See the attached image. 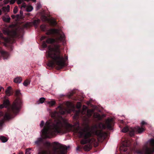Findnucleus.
I'll return each instance as SVG.
<instances>
[{
    "instance_id": "obj_1",
    "label": "nucleus",
    "mask_w": 154,
    "mask_h": 154,
    "mask_svg": "<svg viewBox=\"0 0 154 154\" xmlns=\"http://www.w3.org/2000/svg\"><path fill=\"white\" fill-rule=\"evenodd\" d=\"M51 116L55 120L52 125L50 122H47L45 126L42 130L43 135L45 138H50L56 133H63L70 131L72 126L66 123L65 120L56 111L51 113Z\"/></svg>"
},
{
    "instance_id": "obj_2",
    "label": "nucleus",
    "mask_w": 154,
    "mask_h": 154,
    "mask_svg": "<svg viewBox=\"0 0 154 154\" xmlns=\"http://www.w3.org/2000/svg\"><path fill=\"white\" fill-rule=\"evenodd\" d=\"M64 35H61L60 37L56 39L49 38L46 40V42L48 44H52L55 43L53 46H49L48 47V56L53 59L50 61L47 65L50 67L55 66H57V69L63 68L65 65V62L63 57L60 56V46L58 44L61 42H63L65 39Z\"/></svg>"
},
{
    "instance_id": "obj_3",
    "label": "nucleus",
    "mask_w": 154,
    "mask_h": 154,
    "mask_svg": "<svg viewBox=\"0 0 154 154\" xmlns=\"http://www.w3.org/2000/svg\"><path fill=\"white\" fill-rule=\"evenodd\" d=\"M22 103V101L20 99H17L11 107L8 108V111L4 116V119L9 120L13 118L14 116L12 113L16 114L18 112L21 108Z\"/></svg>"
},
{
    "instance_id": "obj_4",
    "label": "nucleus",
    "mask_w": 154,
    "mask_h": 154,
    "mask_svg": "<svg viewBox=\"0 0 154 154\" xmlns=\"http://www.w3.org/2000/svg\"><path fill=\"white\" fill-rule=\"evenodd\" d=\"M75 131L79 134L80 137L84 138L85 139H82L81 141V143L82 144H85L88 143L93 142L95 140L94 138L92 139L91 140L85 139L90 137L93 133L92 130L90 129L88 127L83 129H81L78 127L75 130Z\"/></svg>"
},
{
    "instance_id": "obj_5",
    "label": "nucleus",
    "mask_w": 154,
    "mask_h": 154,
    "mask_svg": "<svg viewBox=\"0 0 154 154\" xmlns=\"http://www.w3.org/2000/svg\"><path fill=\"white\" fill-rule=\"evenodd\" d=\"M150 148L146 147L143 148L141 151H137V153L138 154H153L154 152V139H151L148 141Z\"/></svg>"
},
{
    "instance_id": "obj_6",
    "label": "nucleus",
    "mask_w": 154,
    "mask_h": 154,
    "mask_svg": "<svg viewBox=\"0 0 154 154\" xmlns=\"http://www.w3.org/2000/svg\"><path fill=\"white\" fill-rule=\"evenodd\" d=\"M113 123V119L112 118L108 119L106 121V125L102 123H100L98 125H95L94 128L97 129V128L105 129L107 128L108 129H111Z\"/></svg>"
},
{
    "instance_id": "obj_7",
    "label": "nucleus",
    "mask_w": 154,
    "mask_h": 154,
    "mask_svg": "<svg viewBox=\"0 0 154 154\" xmlns=\"http://www.w3.org/2000/svg\"><path fill=\"white\" fill-rule=\"evenodd\" d=\"M11 26H10L8 27L4 28L3 29V32L5 35L15 37L17 35L16 30L11 29Z\"/></svg>"
},
{
    "instance_id": "obj_8",
    "label": "nucleus",
    "mask_w": 154,
    "mask_h": 154,
    "mask_svg": "<svg viewBox=\"0 0 154 154\" xmlns=\"http://www.w3.org/2000/svg\"><path fill=\"white\" fill-rule=\"evenodd\" d=\"M53 154H63V153L61 152V149L63 146L58 142H54L53 143Z\"/></svg>"
},
{
    "instance_id": "obj_9",
    "label": "nucleus",
    "mask_w": 154,
    "mask_h": 154,
    "mask_svg": "<svg viewBox=\"0 0 154 154\" xmlns=\"http://www.w3.org/2000/svg\"><path fill=\"white\" fill-rule=\"evenodd\" d=\"M42 19L43 21H47L51 25H54L56 24V21L54 19H48L45 16H42Z\"/></svg>"
},
{
    "instance_id": "obj_10",
    "label": "nucleus",
    "mask_w": 154,
    "mask_h": 154,
    "mask_svg": "<svg viewBox=\"0 0 154 154\" xmlns=\"http://www.w3.org/2000/svg\"><path fill=\"white\" fill-rule=\"evenodd\" d=\"M10 103L8 99H5L3 100V104L0 105V108L2 109L4 107L7 108L10 105Z\"/></svg>"
},
{
    "instance_id": "obj_11",
    "label": "nucleus",
    "mask_w": 154,
    "mask_h": 154,
    "mask_svg": "<svg viewBox=\"0 0 154 154\" xmlns=\"http://www.w3.org/2000/svg\"><path fill=\"white\" fill-rule=\"evenodd\" d=\"M59 32V31L57 29H51L49 30L46 33V34L47 35L54 34H58Z\"/></svg>"
},
{
    "instance_id": "obj_12",
    "label": "nucleus",
    "mask_w": 154,
    "mask_h": 154,
    "mask_svg": "<svg viewBox=\"0 0 154 154\" xmlns=\"http://www.w3.org/2000/svg\"><path fill=\"white\" fill-rule=\"evenodd\" d=\"M2 11L4 13H6L10 11V6L7 5L6 6L3 7L2 9Z\"/></svg>"
},
{
    "instance_id": "obj_13",
    "label": "nucleus",
    "mask_w": 154,
    "mask_h": 154,
    "mask_svg": "<svg viewBox=\"0 0 154 154\" xmlns=\"http://www.w3.org/2000/svg\"><path fill=\"white\" fill-rule=\"evenodd\" d=\"M57 109H59V113L62 114H64L66 111V109L60 106H58Z\"/></svg>"
},
{
    "instance_id": "obj_14",
    "label": "nucleus",
    "mask_w": 154,
    "mask_h": 154,
    "mask_svg": "<svg viewBox=\"0 0 154 154\" xmlns=\"http://www.w3.org/2000/svg\"><path fill=\"white\" fill-rule=\"evenodd\" d=\"M11 88L10 86L8 87L5 91V94L7 96H10L11 94Z\"/></svg>"
},
{
    "instance_id": "obj_15",
    "label": "nucleus",
    "mask_w": 154,
    "mask_h": 154,
    "mask_svg": "<svg viewBox=\"0 0 154 154\" xmlns=\"http://www.w3.org/2000/svg\"><path fill=\"white\" fill-rule=\"evenodd\" d=\"M47 104H48L50 106H54L55 104V101L54 100H51L50 101H47L46 102Z\"/></svg>"
},
{
    "instance_id": "obj_16",
    "label": "nucleus",
    "mask_w": 154,
    "mask_h": 154,
    "mask_svg": "<svg viewBox=\"0 0 154 154\" xmlns=\"http://www.w3.org/2000/svg\"><path fill=\"white\" fill-rule=\"evenodd\" d=\"M135 129L137 130L138 132L139 133H142L144 131V129L143 128L139 127L138 126H137L135 128Z\"/></svg>"
},
{
    "instance_id": "obj_17",
    "label": "nucleus",
    "mask_w": 154,
    "mask_h": 154,
    "mask_svg": "<svg viewBox=\"0 0 154 154\" xmlns=\"http://www.w3.org/2000/svg\"><path fill=\"white\" fill-rule=\"evenodd\" d=\"M22 81V79L20 77L15 78L14 80V82L17 83H20Z\"/></svg>"
},
{
    "instance_id": "obj_18",
    "label": "nucleus",
    "mask_w": 154,
    "mask_h": 154,
    "mask_svg": "<svg viewBox=\"0 0 154 154\" xmlns=\"http://www.w3.org/2000/svg\"><path fill=\"white\" fill-rule=\"evenodd\" d=\"M135 131V128H129V134L131 136H133L134 135V132Z\"/></svg>"
},
{
    "instance_id": "obj_19",
    "label": "nucleus",
    "mask_w": 154,
    "mask_h": 154,
    "mask_svg": "<svg viewBox=\"0 0 154 154\" xmlns=\"http://www.w3.org/2000/svg\"><path fill=\"white\" fill-rule=\"evenodd\" d=\"M45 100V98L44 97L40 98L39 100L37 101L36 102V104H39L40 103H42L44 102Z\"/></svg>"
},
{
    "instance_id": "obj_20",
    "label": "nucleus",
    "mask_w": 154,
    "mask_h": 154,
    "mask_svg": "<svg viewBox=\"0 0 154 154\" xmlns=\"http://www.w3.org/2000/svg\"><path fill=\"white\" fill-rule=\"evenodd\" d=\"M10 18L9 16H8L7 17L4 16L3 17V20L5 22H8L10 21Z\"/></svg>"
},
{
    "instance_id": "obj_21",
    "label": "nucleus",
    "mask_w": 154,
    "mask_h": 154,
    "mask_svg": "<svg viewBox=\"0 0 154 154\" xmlns=\"http://www.w3.org/2000/svg\"><path fill=\"white\" fill-rule=\"evenodd\" d=\"M91 146L90 144H88L85 146H84V149L85 151H89L91 149Z\"/></svg>"
},
{
    "instance_id": "obj_22",
    "label": "nucleus",
    "mask_w": 154,
    "mask_h": 154,
    "mask_svg": "<svg viewBox=\"0 0 154 154\" xmlns=\"http://www.w3.org/2000/svg\"><path fill=\"white\" fill-rule=\"evenodd\" d=\"M0 139L3 143H5L8 140L6 137L3 136H0Z\"/></svg>"
},
{
    "instance_id": "obj_23",
    "label": "nucleus",
    "mask_w": 154,
    "mask_h": 154,
    "mask_svg": "<svg viewBox=\"0 0 154 154\" xmlns=\"http://www.w3.org/2000/svg\"><path fill=\"white\" fill-rule=\"evenodd\" d=\"M93 112V110L88 109L87 110V115L88 117L91 116Z\"/></svg>"
},
{
    "instance_id": "obj_24",
    "label": "nucleus",
    "mask_w": 154,
    "mask_h": 154,
    "mask_svg": "<svg viewBox=\"0 0 154 154\" xmlns=\"http://www.w3.org/2000/svg\"><path fill=\"white\" fill-rule=\"evenodd\" d=\"M32 7L31 5L28 6L26 7V10L27 11L30 12L33 10Z\"/></svg>"
},
{
    "instance_id": "obj_25",
    "label": "nucleus",
    "mask_w": 154,
    "mask_h": 154,
    "mask_svg": "<svg viewBox=\"0 0 154 154\" xmlns=\"http://www.w3.org/2000/svg\"><path fill=\"white\" fill-rule=\"evenodd\" d=\"M40 22V20L39 19L35 20H34L33 22V24L35 26H36Z\"/></svg>"
},
{
    "instance_id": "obj_26",
    "label": "nucleus",
    "mask_w": 154,
    "mask_h": 154,
    "mask_svg": "<svg viewBox=\"0 0 154 154\" xmlns=\"http://www.w3.org/2000/svg\"><path fill=\"white\" fill-rule=\"evenodd\" d=\"M129 128L128 127L126 126L124 127L122 130V131L123 133H126L129 131Z\"/></svg>"
},
{
    "instance_id": "obj_27",
    "label": "nucleus",
    "mask_w": 154,
    "mask_h": 154,
    "mask_svg": "<svg viewBox=\"0 0 154 154\" xmlns=\"http://www.w3.org/2000/svg\"><path fill=\"white\" fill-rule=\"evenodd\" d=\"M94 116L95 118H97L99 119H101V116L98 113H94Z\"/></svg>"
},
{
    "instance_id": "obj_28",
    "label": "nucleus",
    "mask_w": 154,
    "mask_h": 154,
    "mask_svg": "<svg viewBox=\"0 0 154 154\" xmlns=\"http://www.w3.org/2000/svg\"><path fill=\"white\" fill-rule=\"evenodd\" d=\"M38 154H50V153L47 151L43 150L39 152Z\"/></svg>"
},
{
    "instance_id": "obj_29",
    "label": "nucleus",
    "mask_w": 154,
    "mask_h": 154,
    "mask_svg": "<svg viewBox=\"0 0 154 154\" xmlns=\"http://www.w3.org/2000/svg\"><path fill=\"white\" fill-rule=\"evenodd\" d=\"M87 109V107L86 106H83V107L82 111V114H85L86 112V109Z\"/></svg>"
},
{
    "instance_id": "obj_30",
    "label": "nucleus",
    "mask_w": 154,
    "mask_h": 154,
    "mask_svg": "<svg viewBox=\"0 0 154 154\" xmlns=\"http://www.w3.org/2000/svg\"><path fill=\"white\" fill-rule=\"evenodd\" d=\"M31 150V149L30 148H28L26 149V152L25 154H30L31 152L30 150Z\"/></svg>"
},
{
    "instance_id": "obj_31",
    "label": "nucleus",
    "mask_w": 154,
    "mask_h": 154,
    "mask_svg": "<svg viewBox=\"0 0 154 154\" xmlns=\"http://www.w3.org/2000/svg\"><path fill=\"white\" fill-rule=\"evenodd\" d=\"M25 1V0H17V4L18 5L22 4L24 3V2Z\"/></svg>"
},
{
    "instance_id": "obj_32",
    "label": "nucleus",
    "mask_w": 154,
    "mask_h": 154,
    "mask_svg": "<svg viewBox=\"0 0 154 154\" xmlns=\"http://www.w3.org/2000/svg\"><path fill=\"white\" fill-rule=\"evenodd\" d=\"M18 11V8L17 6H15L13 10L14 13L15 14H16Z\"/></svg>"
},
{
    "instance_id": "obj_33",
    "label": "nucleus",
    "mask_w": 154,
    "mask_h": 154,
    "mask_svg": "<svg viewBox=\"0 0 154 154\" xmlns=\"http://www.w3.org/2000/svg\"><path fill=\"white\" fill-rule=\"evenodd\" d=\"M29 84V82L28 81H25L23 83V85L24 86H26Z\"/></svg>"
},
{
    "instance_id": "obj_34",
    "label": "nucleus",
    "mask_w": 154,
    "mask_h": 154,
    "mask_svg": "<svg viewBox=\"0 0 154 154\" xmlns=\"http://www.w3.org/2000/svg\"><path fill=\"white\" fill-rule=\"evenodd\" d=\"M66 105L69 107H72L73 105L70 102H68L67 103Z\"/></svg>"
},
{
    "instance_id": "obj_35",
    "label": "nucleus",
    "mask_w": 154,
    "mask_h": 154,
    "mask_svg": "<svg viewBox=\"0 0 154 154\" xmlns=\"http://www.w3.org/2000/svg\"><path fill=\"white\" fill-rule=\"evenodd\" d=\"M81 104L80 102L78 103L77 104V108L78 109H79L81 106Z\"/></svg>"
},
{
    "instance_id": "obj_36",
    "label": "nucleus",
    "mask_w": 154,
    "mask_h": 154,
    "mask_svg": "<svg viewBox=\"0 0 154 154\" xmlns=\"http://www.w3.org/2000/svg\"><path fill=\"white\" fill-rule=\"evenodd\" d=\"M41 7V4H38L36 6V9L37 10L39 9Z\"/></svg>"
},
{
    "instance_id": "obj_37",
    "label": "nucleus",
    "mask_w": 154,
    "mask_h": 154,
    "mask_svg": "<svg viewBox=\"0 0 154 154\" xmlns=\"http://www.w3.org/2000/svg\"><path fill=\"white\" fill-rule=\"evenodd\" d=\"M44 121H42L41 122V123L40 125V127H43V126L44 125Z\"/></svg>"
},
{
    "instance_id": "obj_38",
    "label": "nucleus",
    "mask_w": 154,
    "mask_h": 154,
    "mask_svg": "<svg viewBox=\"0 0 154 154\" xmlns=\"http://www.w3.org/2000/svg\"><path fill=\"white\" fill-rule=\"evenodd\" d=\"M26 7V4L25 3H23L22 4V5L21 7V8H25Z\"/></svg>"
},
{
    "instance_id": "obj_39",
    "label": "nucleus",
    "mask_w": 154,
    "mask_h": 154,
    "mask_svg": "<svg viewBox=\"0 0 154 154\" xmlns=\"http://www.w3.org/2000/svg\"><path fill=\"white\" fill-rule=\"evenodd\" d=\"M128 143V142L127 141L126 142V143H125V142H124L123 144V145L124 146H128V144H127Z\"/></svg>"
},
{
    "instance_id": "obj_40",
    "label": "nucleus",
    "mask_w": 154,
    "mask_h": 154,
    "mask_svg": "<svg viewBox=\"0 0 154 154\" xmlns=\"http://www.w3.org/2000/svg\"><path fill=\"white\" fill-rule=\"evenodd\" d=\"M20 94V91L19 90H17L16 91V94L17 95H18Z\"/></svg>"
},
{
    "instance_id": "obj_41",
    "label": "nucleus",
    "mask_w": 154,
    "mask_h": 154,
    "mask_svg": "<svg viewBox=\"0 0 154 154\" xmlns=\"http://www.w3.org/2000/svg\"><path fill=\"white\" fill-rule=\"evenodd\" d=\"M0 52L1 54L2 55L5 54L6 53L5 51L3 50L1 51Z\"/></svg>"
},
{
    "instance_id": "obj_42",
    "label": "nucleus",
    "mask_w": 154,
    "mask_h": 154,
    "mask_svg": "<svg viewBox=\"0 0 154 154\" xmlns=\"http://www.w3.org/2000/svg\"><path fill=\"white\" fill-rule=\"evenodd\" d=\"M40 28L43 30H44L45 29V26L44 25H41L40 26Z\"/></svg>"
},
{
    "instance_id": "obj_43",
    "label": "nucleus",
    "mask_w": 154,
    "mask_h": 154,
    "mask_svg": "<svg viewBox=\"0 0 154 154\" xmlns=\"http://www.w3.org/2000/svg\"><path fill=\"white\" fill-rule=\"evenodd\" d=\"M42 45L43 47L44 48L46 47H47V45L46 44L45 42H44L43 43Z\"/></svg>"
},
{
    "instance_id": "obj_44",
    "label": "nucleus",
    "mask_w": 154,
    "mask_h": 154,
    "mask_svg": "<svg viewBox=\"0 0 154 154\" xmlns=\"http://www.w3.org/2000/svg\"><path fill=\"white\" fill-rule=\"evenodd\" d=\"M79 112H80L79 110H78V111H77L76 112V113L75 114V116H74V117H75L76 116H78Z\"/></svg>"
},
{
    "instance_id": "obj_45",
    "label": "nucleus",
    "mask_w": 154,
    "mask_h": 154,
    "mask_svg": "<svg viewBox=\"0 0 154 154\" xmlns=\"http://www.w3.org/2000/svg\"><path fill=\"white\" fill-rule=\"evenodd\" d=\"M146 123L144 121H143L141 122V124L142 125H143L144 124H146Z\"/></svg>"
},
{
    "instance_id": "obj_46",
    "label": "nucleus",
    "mask_w": 154,
    "mask_h": 154,
    "mask_svg": "<svg viewBox=\"0 0 154 154\" xmlns=\"http://www.w3.org/2000/svg\"><path fill=\"white\" fill-rule=\"evenodd\" d=\"M3 123V121L2 120H0V127L2 125Z\"/></svg>"
},
{
    "instance_id": "obj_47",
    "label": "nucleus",
    "mask_w": 154,
    "mask_h": 154,
    "mask_svg": "<svg viewBox=\"0 0 154 154\" xmlns=\"http://www.w3.org/2000/svg\"><path fill=\"white\" fill-rule=\"evenodd\" d=\"M46 38V36H43L41 37V40H43V39H45V38Z\"/></svg>"
},
{
    "instance_id": "obj_48",
    "label": "nucleus",
    "mask_w": 154,
    "mask_h": 154,
    "mask_svg": "<svg viewBox=\"0 0 154 154\" xmlns=\"http://www.w3.org/2000/svg\"><path fill=\"white\" fill-rule=\"evenodd\" d=\"M2 89L4 90V88L0 86V91H1Z\"/></svg>"
},
{
    "instance_id": "obj_49",
    "label": "nucleus",
    "mask_w": 154,
    "mask_h": 154,
    "mask_svg": "<svg viewBox=\"0 0 154 154\" xmlns=\"http://www.w3.org/2000/svg\"><path fill=\"white\" fill-rule=\"evenodd\" d=\"M39 141V140H37L36 141H35V143L36 144H37V143H38Z\"/></svg>"
},
{
    "instance_id": "obj_50",
    "label": "nucleus",
    "mask_w": 154,
    "mask_h": 154,
    "mask_svg": "<svg viewBox=\"0 0 154 154\" xmlns=\"http://www.w3.org/2000/svg\"><path fill=\"white\" fill-rule=\"evenodd\" d=\"M71 111V110H68V111H67V112L68 113H70V112Z\"/></svg>"
},
{
    "instance_id": "obj_51",
    "label": "nucleus",
    "mask_w": 154,
    "mask_h": 154,
    "mask_svg": "<svg viewBox=\"0 0 154 154\" xmlns=\"http://www.w3.org/2000/svg\"><path fill=\"white\" fill-rule=\"evenodd\" d=\"M20 14L22 15L23 14V12L22 11H20Z\"/></svg>"
},
{
    "instance_id": "obj_52",
    "label": "nucleus",
    "mask_w": 154,
    "mask_h": 154,
    "mask_svg": "<svg viewBox=\"0 0 154 154\" xmlns=\"http://www.w3.org/2000/svg\"><path fill=\"white\" fill-rule=\"evenodd\" d=\"M2 12V11L0 9V15H1Z\"/></svg>"
},
{
    "instance_id": "obj_53",
    "label": "nucleus",
    "mask_w": 154,
    "mask_h": 154,
    "mask_svg": "<svg viewBox=\"0 0 154 154\" xmlns=\"http://www.w3.org/2000/svg\"><path fill=\"white\" fill-rule=\"evenodd\" d=\"M18 154H23V153L22 152H20Z\"/></svg>"
},
{
    "instance_id": "obj_54",
    "label": "nucleus",
    "mask_w": 154,
    "mask_h": 154,
    "mask_svg": "<svg viewBox=\"0 0 154 154\" xmlns=\"http://www.w3.org/2000/svg\"><path fill=\"white\" fill-rule=\"evenodd\" d=\"M76 149L77 150H78L79 149V147H77Z\"/></svg>"
},
{
    "instance_id": "obj_55",
    "label": "nucleus",
    "mask_w": 154,
    "mask_h": 154,
    "mask_svg": "<svg viewBox=\"0 0 154 154\" xmlns=\"http://www.w3.org/2000/svg\"><path fill=\"white\" fill-rule=\"evenodd\" d=\"M14 15H13V16H12V17L13 18L14 17Z\"/></svg>"
},
{
    "instance_id": "obj_56",
    "label": "nucleus",
    "mask_w": 154,
    "mask_h": 154,
    "mask_svg": "<svg viewBox=\"0 0 154 154\" xmlns=\"http://www.w3.org/2000/svg\"><path fill=\"white\" fill-rule=\"evenodd\" d=\"M124 152H125V151H126V150H125V149H124Z\"/></svg>"
},
{
    "instance_id": "obj_57",
    "label": "nucleus",
    "mask_w": 154,
    "mask_h": 154,
    "mask_svg": "<svg viewBox=\"0 0 154 154\" xmlns=\"http://www.w3.org/2000/svg\"><path fill=\"white\" fill-rule=\"evenodd\" d=\"M39 139H41H41H42L41 138H39Z\"/></svg>"
},
{
    "instance_id": "obj_58",
    "label": "nucleus",
    "mask_w": 154,
    "mask_h": 154,
    "mask_svg": "<svg viewBox=\"0 0 154 154\" xmlns=\"http://www.w3.org/2000/svg\"><path fill=\"white\" fill-rule=\"evenodd\" d=\"M13 154H15V153H13Z\"/></svg>"
}]
</instances>
